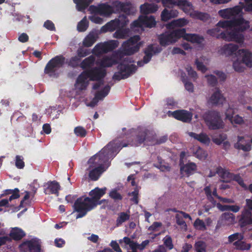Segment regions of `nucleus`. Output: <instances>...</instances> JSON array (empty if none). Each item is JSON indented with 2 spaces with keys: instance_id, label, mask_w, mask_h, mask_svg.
<instances>
[{
  "instance_id": "1",
  "label": "nucleus",
  "mask_w": 252,
  "mask_h": 252,
  "mask_svg": "<svg viewBox=\"0 0 252 252\" xmlns=\"http://www.w3.org/2000/svg\"><path fill=\"white\" fill-rule=\"evenodd\" d=\"M250 27L249 23L243 20L234 21H220L216 27L208 30L207 33L217 38H221L226 41H235L241 43L244 40V36L240 32H242Z\"/></svg>"
},
{
  "instance_id": "2",
  "label": "nucleus",
  "mask_w": 252,
  "mask_h": 252,
  "mask_svg": "<svg viewBox=\"0 0 252 252\" xmlns=\"http://www.w3.org/2000/svg\"><path fill=\"white\" fill-rule=\"evenodd\" d=\"M106 190V188L103 189L95 188L89 192V195L91 196V198H78L73 206L75 211L79 213L76 216V219L84 216L88 211L93 209L97 204L106 202L105 200H99L105 193Z\"/></svg>"
},
{
  "instance_id": "3",
  "label": "nucleus",
  "mask_w": 252,
  "mask_h": 252,
  "mask_svg": "<svg viewBox=\"0 0 252 252\" xmlns=\"http://www.w3.org/2000/svg\"><path fill=\"white\" fill-rule=\"evenodd\" d=\"M105 75V71L102 68H94L88 71L83 72L78 77L76 84L75 89L78 91L86 89L88 85V78L90 80L97 81L103 78Z\"/></svg>"
},
{
  "instance_id": "4",
  "label": "nucleus",
  "mask_w": 252,
  "mask_h": 252,
  "mask_svg": "<svg viewBox=\"0 0 252 252\" xmlns=\"http://www.w3.org/2000/svg\"><path fill=\"white\" fill-rule=\"evenodd\" d=\"M138 35L131 37L124 41L122 45V52L126 55H131L138 52L141 46L143 45V41H140Z\"/></svg>"
},
{
  "instance_id": "5",
  "label": "nucleus",
  "mask_w": 252,
  "mask_h": 252,
  "mask_svg": "<svg viewBox=\"0 0 252 252\" xmlns=\"http://www.w3.org/2000/svg\"><path fill=\"white\" fill-rule=\"evenodd\" d=\"M205 121L209 129H218L224 126V123L220 113L217 111H211L206 114Z\"/></svg>"
},
{
  "instance_id": "6",
  "label": "nucleus",
  "mask_w": 252,
  "mask_h": 252,
  "mask_svg": "<svg viewBox=\"0 0 252 252\" xmlns=\"http://www.w3.org/2000/svg\"><path fill=\"white\" fill-rule=\"evenodd\" d=\"M183 33V31H181V29L165 32L158 36L160 44L165 46L174 43L181 37Z\"/></svg>"
},
{
  "instance_id": "7",
  "label": "nucleus",
  "mask_w": 252,
  "mask_h": 252,
  "mask_svg": "<svg viewBox=\"0 0 252 252\" xmlns=\"http://www.w3.org/2000/svg\"><path fill=\"white\" fill-rule=\"evenodd\" d=\"M242 8L240 6H236L233 8H226L219 11V15L224 19H232L230 21L236 20H243L244 22H247L242 18H237L241 15Z\"/></svg>"
},
{
  "instance_id": "8",
  "label": "nucleus",
  "mask_w": 252,
  "mask_h": 252,
  "mask_svg": "<svg viewBox=\"0 0 252 252\" xmlns=\"http://www.w3.org/2000/svg\"><path fill=\"white\" fill-rule=\"evenodd\" d=\"M119 42L117 40H112L107 42L96 44L92 50V53L96 56L109 52L118 46Z\"/></svg>"
},
{
  "instance_id": "9",
  "label": "nucleus",
  "mask_w": 252,
  "mask_h": 252,
  "mask_svg": "<svg viewBox=\"0 0 252 252\" xmlns=\"http://www.w3.org/2000/svg\"><path fill=\"white\" fill-rule=\"evenodd\" d=\"M164 6L173 7L175 5L181 7L186 13L193 10L192 4L187 0H161Z\"/></svg>"
},
{
  "instance_id": "10",
  "label": "nucleus",
  "mask_w": 252,
  "mask_h": 252,
  "mask_svg": "<svg viewBox=\"0 0 252 252\" xmlns=\"http://www.w3.org/2000/svg\"><path fill=\"white\" fill-rule=\"evenodd\" d=\"M118 68L119 71L115 73L113 78L115 80H120L128 77L133 71L134 66L132 64L124 62L118 65Z\"/></svg>"
},
{
  "instance_id": "11",
  "label": "nucleus",
  "mask_w": 252,
  "mask_h": 252,
  "mask_svg": "<svg viewBox=\"0 0 252 252\" xmlns=\"http://www.w3.org/2000/svg\"><path fill=\"white\" fill-rule=\"evenodd\" d=\"M65 62V58L62 56H56L51 60L46 65L44 72L52 76L55 71L62 67Z\"/></svg>"
},
{
  "instance_id": "12",
  "label": "nucleus",
  "mask_w": 252,
  "mask_h": 252,
  "mask_svg": "<svg viewBox=\"0 0 252 252\" xmlns=\"http://www.w3.org/2000/svg\"><path fill=\"white\" fill-rule=\"evenodd\" d=\"M156 22L153 16H140L137 20L134 21L131 24V28H140L142 29L145 27L152 28L156 26Z\"/></svg>"
},
{
  "instance_id": "13",
  "label": "nucleus",
  "mask_w": 252,
  "mask_h": 252,
  "mask_svg": "<svg viewBox=\"0 0 252 252\" xmlns=\"http://www.w3.org/2000/svg\"><path fill=\"white\" fill-rule=\"evenodd\" d=\"M128 21L126 19V15L122 14L119 16L118 19H116L114 20L111 21L108 23L103 29H105V31H114L119 27H124L127 24Z\"/></svg>"
},
{
  "instance_id": "14",
  "label": "nucleus",
  "mask_w": 252,
  "mask_h": 252,
  "mask_svg": "<svg viewBox=\"0 0 252 252\" xmlns=\"http://www.w3.org/2000/svg\"><path fill=\"white\" fill-rule=\"evenodd\" d=\"M234 110L231 107H228L225 112V119L228 120L232 125H243L245 124L244 118L237 114L234 116Z\"/></svg>"
},
{
  "instance_id": "15",
  "label": "nucleus",
  "mask_w": 252,
  "mask_h": 252,
  "mask_svg": "<svg viewBox=\"0 0 252 252\" xmlns=\"http://www.w3.org/2000/svg\"><path fill=\"white\" fill-rule=\"evenodd\" d=\"M107 153V149L104 148L98 154L90 158L88 163L89 164V168H94L99 166H102V162L105 160V154Z\"/></svg>"
},
{
  "instance_id": "16",
  "label": "nucleus",
  "mask_w": 252,
  "mask_h": 252,
  "mask_svg": "<svg viewBox=\"0 0 252 252\" xmlns=\"http://www.w3.org/2000/svg\"><path fill=\"white\" fill-rule=\"evenodd\" d=\"M91 11L103 16H109L113 12V8L106 4H101L97 6H91L89 8Z\"/></svg>"
},
{
  "instance_id": "17",
  "label": "nucleus",
  "mask_w": 252,
  "mask_h": 252,
  "mask_svg": "<svg viewBox=\"0 0 252 252\" xmlns=\"http://www.w3.org/2000/svg\"><path fill=\"white\" fill-rule=\"evenodd\" d=\"M117 63V61L114 56H105L102 59L98 60L96 64L101 67H96L97 68H102L105 70L104 67H110L113 64ZM106 71V70H105Z\"/></svg>"
},
{
  "instance_id": "18",
  "label": "nucleus",
  "mask_w": 252,
  "mask_h": 252,
  "mask_svg": "<svg viewBox=\"0 0 252 252\" xmlns=\"http://www.w3.org/2000/svg\"><path fill=\"white\" fill-rule=\"evenodd\" d=\"M172 115L175 118L185 123L190 122L192 117L191 113L184 110L174 111Z\"/></svg>"
},
{
  "instance_id": "19",
  "label": "nucleus",
  "mask_w": 252,
  "mask_h": 252,
  "mask_svg": "<svg viewBox=\"0 0 252 252\" xmlns=\"http://www.w3.org/2000/svg\"><path fill=\"white\" fill-rule=\"evenodd\" d=\"M237 53L238 57L242 58L241 61L246 66L248 67L252 66V54L250 51L242 49L239 50Z\"/></svg>"
},
{
  "instance_id": "20",
  "label": "nucleus",
  "mask_w": 252,
  "mask_h": 252,
  "mask_svg": "<svg viewBox=\"0 0 252 252\" xmlns=\"http://www.w3.org/2000/svg\"><path fill=\"white\" fill-rule=\"evenodd\" d=\"M238 46L233 43L226 44L223 45L220 49V52L221 54L225 55L226 56H231L235 55L236 56L238 57Z\"/></svg>"
},
{
  "instance_id": "21",
  "label": "nucleus",
  "mask_w": 252,
  "mask_h": 252,
  "mask_svg": "<svg viewBox=\"0 0 252 252\" xmlns=\"http://www.w3.org/2000/svg\"><path fill=\"white\" fill-rule=\"evenodd\" d=\"M225 101V98L218 88H216L209 99V102L214 105L221 104Z\"/></svg>"
},
{
  "instance_id": "22",
  "label": "nucleus",
  "mask_w": 252,
  "mask_h": 252,
  "mask_svg": "<svg viewBox=\"0 0 252 252\" xmlns=\"http://www.w3.org/2000/svg\"><path fill=\"white\" fill-rule=\"evenodd\" d=\"M241 227L252 224V213L248 209H244L242 212L239 220Z\"/></svg>"
},
{
  "instance_id": "23",
  "label": "nucleus",
  "mask_w": 252,
  "mask_h": 252,
  "mask_svg": "<svg viewBox=\"0 0 252 252\" xmlns=\"http://www.w3.org/2000/svg\"><path fill=\"white\" fill-rule=\"evenodd\" d=\"M110 89V86L107 85L100 92H97L95 94V96L92 101L89 103L87 104V105L92 107H94L96 104L99 100L102 99L108 94Z\"/></svg>"
},
{
  "instance_id": "24",
  "label": "nucleus",
  "mask_w": 252,
  "mask_h": 252,
  "mask_svg": "<svg viewBox=\"0 0 252 252\" xmlns=\"http://www.w3.org/2000/svg\"><path fill=\"white\" fill-rule=\"evenodd\" d=\"M98 37V32L96 31H93L85 38L83 41V44L85 47H91L96 41Z\"/></svg>"
},
{
  "instance_id": "25",
  "label": "nucleus",
  "mask_w": 252,
  "mask_h": 252,
  "mask_svg": "<svg viewBox=\"0 0 252 252\" xmlns=\"http://www.w3.org/2000/svg\"><path fill=\"white\" fill-rule=\"evenodd\" d=\"M161 48L157 45H149L145 51V56L143 60L145 63H148L153 55L160 52Z\"/></svg>"
},
{
  "instance_id": "26",
  "label": "nucleus",
  "mask_w": 252,
  "mask_h": 252,
  "mask_svg": "<svg viewBox=\"0 0 252 252\" xmlns=\"http://www.w3.org/2000/svg\"><path fill=\"white\" fill-rule=\"evenodd\" d=\"M181 31H183V35L181 37L186 40L197 43H201L204 41V38L201 36L196 34L186 33L185 29H181Z\"/></svg>"
},
{
  "instance_id": "27",
  "label": "nucleus",
  "mask_w": 252,
  "mask_h": 252,
  "mask_svg": "<svg viewBox=\"0 0 252 252\" xmlns=\"http://www.w3.org/2000/svg\"><path fill=\"white\" fill-rule=\"evenodd\" d=\"M196 170V165L193 162H189L181 167L180 171L183 176H189Z\"/></svg>"
},
{
  "instance_id": "28",
  "label": "nucleus",
  "mask_w": 252,
  "mask_h": 252,
  "mask_svg": "<svg viewBox=\"0 0 252 252\" xmlns=\"http://www.w3.org/2000/svg\"><path fill=\"white\" fill-rule=\"evenodd\" d=\"M178 11L177 10H169L166 8L163 9L161 13V19L163 21H167L171 18L176 17L178 15Z\"/></svg>"
},
{
  "instance_id": "29",
  "label": "nucleus",
  "mask_w": 252,
  "mask_h": 252,
  "mask_svg": "<svg viewBox=\"0 0 252 252\" xmlns=\"http://www.w3.org/2000/svg\"><path fill=\"white\" fill-rule=\"evenodd\" d=\"M113 5L117 11L123 12L127 15L131 13L132 7L129 4L115 1L114 2Z\"/></svg>"
},
{
  "instance_id": "30",
  "label": "nucleus",
  "mask_w": 252,
  "mask_h": 252,
  "mask_svg": "<svg viewBox=\"0 0 252 252\" xmlns=\"http://www.w3.org/2000/svg\"><path fill=\"white\" fill-rule=\"evenodd\" d=\"M188 134L189 136L204 144L208 145L210 142V138L205 133H201L198 134L194 132H188Z\"/></svg>"
},
{
  "instance_id": "31",
  "label": "nucleus",
  "mask_w": 252,
  "mask_h": 252,
  "mask_svg": "<svg viewBox=\"0 0 252 252\" xmlns=\"http://www.w3.org/2000/svg\"><path fill=\"white\" fill-rule=\"evenodd\" d=\"M89 177L92 180H97L101 174L104 171L102 166H99L94 168H88Z\"/></svg>"
},
{
  "instance_id": "32",
  "label": "nucleus",
  "mask_w": 252,
  "mask_h": 252,
  "mask_svg": "<svg viewBox=\"0 0 252 252\" xmlns=\"http://www.w3.org/2000/svg\"><path fill=\"white\" fill-rule=\"evenodd\" d=\"M158 8L157 5L145 3L140 6V11L143 14H147L156 12Z\"/></svg>"
},
{
  "instance_id": "33",
  "label": "nucleus",
  "mask_w": 252,
  "mask_h": 252,
  "mask_svg": "<svg viewBox=\"0 0 252 252\" xmlns=\"http://www.w3.org/2000/svg\"><path fill=\"white\" fill-rule=\"evenodd\" d=\"M189 23L185 18H180L174 20L167 25V27L169 29H174L176 28H180L187 25Z\"/></svg>"
},
{
  "instance_id": "34",
  "label": "nucleus",
  "mask_w": 252,
  "mask_h": 252,
  "mask_svg": "<svg viewBox=\"0 0 252 252\" xmlns=\"http://www.w3.org/2000/svg\"><path fill=\"white\" fill-rule=\"evenodd\" d=\"M130 35V31L129 29H119L113 34V36L118 39H126Z\"/></svg>"
},
{
  "instance_id": "35",
  "label": "nucleus",
  "mask_w": 252,
  "mask_h": 252,
  "mask_svg": "<svg viewBox=\"0 0 252 252\" xmlns=\"http://www.w3.org/2000/svg\"><path fill=\"white\" fill-rule=\"evenodd\" d=\"M242 240H239V241L234 242L233 243V245L235 246V248L237 250H249L251 247V245L250 244L247 243Z\"/></svg>"
},
{
  "instance_id": "36",
  "label": "nucleus",
  "mask_w": 252,
  "mask_h": 252,
  "mask_svg": "<svg viewBox=\"0 0 252 252\" xmlns=\"http://www.w3.org/2000/svg\"><path fill=\"white\" fill-rule=\"evenodd\" d=\"M222 220L224 221L227 225H231L235 222V216L230 213H224L221 216Z\"/></svg>"
},
{
  "instance_id": "37",
  "label": "nucleus",
  "mask_w": 252,
  "mask_h": 252,
  "mask_svg": "<svg viewBox=\"0 0 252 252\" xmlns=\"http://www.w3.org/2000/svg\"><path fill=\"white\" fill-rule=\"evenodd\" d=\"M25 235V233L21 229L18 228L12 229L10 233V237L15 240L21 239Z\"/></svg>"
},
{
  "instance_id": "38",
  "label": "nucleus",
  "mask_w": 252,
  "mask_h": 252,
  "mask_svg": "<svg viewBox=\"0 0 252 252\" xmlns=\"http://www.w3.org/2000/svg\"><path fill=\"white\" fill-rule=\"evenodd\" d=\"M28 247L30 252H40V246L37 242L35 241H29L26 242L22 245Z\"/></svg>"
},
{
  "instance_id": "39",
  "label": "nucleus",
  "mask_w": 252,
  "mask_h": 252,
  "mask_svg": "<svg viewBox=\"0 0 252 252\" xmlns=\"http://www.w3.org/2000/svg\"><path fill=\"white\" fill-rule=\"evenodd\" d=\"M193 10H192V11ZM190 15L194 18L200 19L202 21H206L210 18L209 15L205 13H202L198 11L189 12Z\"/></svg>"
},
{
  "instance_id": "40",
  "label": "nucleus",
  "mask_w": 252,
  "mask_h": 252,
  "mask_svg": "<svg viewBox=\"0 0 252 252\" xmlns=\"http://www.w3.org/2000/svg\"><path fill=\"white\" fill-rule=\"evenodd\" d=\"M119 242L120 244L124 242L125 244L128 245L132 251H137L138 249V244L127 237H124L123 240L121 239Z\"/></svg>"
},
{
  "instance_id": "41",
  "label": "nucleus",
  "mask_w": 252,
  "mask_h": 252,
  "mask_svg": "<svg viewBox=\"0 0 252 252\" xmlns=\"http://www.w3.org/2000/svg\"><path fill=\"white\" fill-rule=\"evenodd\" d=\"M76 4L77 9L82 11L88 6L92 0H73Z\"/></svg>"
},
{
  "instance_id": "42",
  "label": "nucleus",
  "mask_w": 252,
  "mask_h": 252,
  "mask_svg": "<svg viewBox=\"0 0 252 252\" xmlns=\"http://www.w3.org/2000/svg\"><path fill=\"white\" fill-rule=\"evenodd\" d=\"M94 61L95 58L93 56H90L83 60L80 64L81 67L83 68H89L94 64Z\"/></svg>"
},
{
  "instance_id": "43",
  "label": "nucleus",
  "mask_w": 252,
  "mask_h": 252,
  "mask_svg": "<svg viewBox=\"0 0 252 252\" xmlns=\"http://www.w3.org/2000/svg\"><path fill=\"white\" fill-rule=\"evenodd\" d=\"M152 137L151 138L149 136H148L146 138L148 140L151 141L153 144H159L164 143L167 140V139L166 136H164L158 139L156 138V136L155 134H152Z\"/></svg>"
},
{
  "instance_id": "44",
  "label": "nucleus",
  "mask_w": 252,
  "mask_h": 252,
  "mask_svg": "<svg viewBox=\"0 0 252 252\" xmlns=\"http://www.w3.org/2000/svg\"><path fill=\"white\" fill-rule=\"evenodd\" d=\"M48 188L51 193L56 194L57 195H58L60 185L58 182L56 181L51 182L49 183Z\"/></svg>"
},
{
  "instance_id": "45",
  "label": "nucleus",
  "mask_w": 252,
  "mask_h": 252,
  "mask_svg": "<svg viewBox=\"0 0 252 252\" xmlns=\"http://www.w3.org/2000/svg\"><path fill=\"white\" fill-rule=\"evenodd\" d=\"M193 155L200 159H205L207 157V154L205 151L199 147H197L195 152H193Z\"/></svg>"
},
{
  "instance_id": "46",
  "label": "nucleus",
  "mask_w": 252,
  "mask_h": 252,
  "mask_svg": "<svg viewBox=\"0 0 252 252\" xmlns=\"http://www.w3.org/2000/svg\"><path fill=\"white\" fill-rule=\"evenodd\" d=\"M245 64L242 62L237 60L233 63V68L235 71L239 72H243L245 69Z\"/></svg>"
},
{
  "instance_id": "47",
  "label": "nucleus",
  "mask_w": 252,
  "mask_h": 252,
  "mask_svg": "<svg viewBox=\"0 0 252 252\" xmlns=\"http://www.w3.org/2000/svg\"><path fill=\"white\" fill-rule=\"evenodd\" d=\"M244 238V236L243 233L237 232L229 235L228 237V240L229 243H231L234 241L243 240Z\"/></svg>"
},
{
  "instance_id": "48",
  "label": "nucleus",
  "mask_w": 252,
  "mask_h": 252,
  "mask_svg": "<svg viewBox=\"0 0 252 252\" xmlns=\"http://www.w3.org/2000/svg\"><path fill=\"white\" fill-rule=\"evenodd\" d=\"M88 27V22L85 17L78 24L77 30L79 32L85 31Z\"/></svg>"
},
{
  "instance_id": "49",
  "label": "nucleus",
  "mask_w": 252,
  "mask_h": 252,
  "mask_svg": "<svg viewBox=\"0 0 252 252\" xmlns=\"http://www.w3.org/2000/svg\"><path fill=\"white\" fill-rule=\"evenodd\" d=\"M235 148L238 150H242L244 152H248L251 150V145L249 144H244L243 143L237 142L234 144Z\"/></svg>"
},
{
  "instance_id": "50",
  "label": "nucleus",
  "mask_w": 252,
  "mask_h": 252,
  "mask_svg": "<svg viewBox=\"0 0 252 252\" xmlns=\"http://www.w3.org/2000/svg\"><path fill=\"white\" fill-rule=\"evenodd\" d=\"M195 249L196 252H206V245L203 241H198L195 244Z\"/></svg>"
},
{
  "instance_id": "51",
  "label": "nucleus",
  "mask_w": 252,
  "mask_h": 252,
  "mask_svg": "<svg viewBox=\"0 0 252 252\" xmlns=\"http://www.w3.org/2000/svg\"><path fill=\"white\" fill-rule=\"evenodd\" d=\"M175 218L177 223L181 226V229L186 230L187 226L182 216L180 214H176Z\"/></svg>"
},
{
  "instance_id": "52",
  "label": "nucleus",
  "mask_w": 252,
  "mask_h": 252,
  "mask_svg": "<svg viewBox=\"0 0 252 252\" xmlns=\"http://www.w3.org/2000/svg\"><path fill=\"white\" fill-rule=\"evenodd\" d=\"M129 218V215L127 214L125 212L120 213L117 220V225H119L121 224L123 222H125L126 220H128Z\"/></svg>"
},
{
  "instance_id": "53",
  "label": "nucleus",
  "mask_w": 252,
  "mask_h": 252,
  "mask_svg": "<svg viewBox=\"0 0 252 252\" xmlns=\"http://www.w3.org/2000/svg\"><path fill=\"white\" fill-rule=\"evenodd\" d=\"M205 78L207 79V83L209 85L214 87L217 85L218 81L217 78L213 75H205Z\"/></svg>"
},
{
  "instance_id": "54",
  "label": "nucleus",
  "mask_w": 252,
  "mask_h": 252,
  "mask_svg": "<svg viewBox=\"0 0 252 252\" xmlns=\"http://www.w3.org/2000/svg\"><path fill=\"white\" fill-rule=\"evenodd\" d=\"M186 71L188 72V75L192 78L193 80L195 81L198 78V75L196 72L194 70L192 67L188 65L186 67Z\"/></svg>"
},
{
  "instance_id": "55",
  "label": "nucleus",
  "mask_w": 252,
  "mask_h": 252,
  "mask_svg": "<svg viewBox=\"0 0 252 252\" xmlns=\"http://www.w3.org/2000/svg\"><path fill=\"white\" fill-rule=\"evenodd\" d=\"M194 226L196 229L204 231L206 229V227L204 221L199 219L195 220L194 222Z\"/></svg>"
},
{
  "instance_id": "56",
  "label": "nucleus",
  "mask_w": 252,
  "mask_h": 252,
  "mask_svg": "<svg viewBox=\"0 0 252 252\" xmlns=\"http://www.w3.org/2000/svg\"><path fill=\"white\" fill-rule=\"evenodd\" d=\"M227 137L225 134H220L218 136H215L212 138V141L214 143L217 145H220L222 143V142L225 141Z\"/></svg>"
},
{
  "instance_id": "57",
  "label": "nucleus",
  "mask_w": 252,
  "mask_h": 252,
  "mask_svg": "<svg viewBox=\"0 0 252 252\" xmlns=\"http://www.w3.org/2000/svg\"><path fill=\"white\" fill-rule=\"evenodd\" d=\"M74 133L77 136L84 137L87 134V131L83 127L78 126L74 129Z\"/></svg>"
},
{
  "instance_id": "58",
  "label": "nucleus",
  "mask_w": 252,
  "mask_h": 252,
  "mask_svg": "<svg viewBox=\"0 0 252 252\" xmlns=\"http://www.w3.org/2000/svg\"><path fill=\"white\" fill-rule=\"evenodd\" d=\"M204 190L205 191V193L207 196V199L211 202H212L214 201L213 197L212 196V190L211 189L210 186H208L206 187L204 189Z\"/></svg>"
},
{
  "instance_id": "59",
  "label": "nucleus",
  "mask_w": 252,
  "mask_h": 252,
  "mask_svg": "<svg viewBox=\"0 0 252 252\" xmlns=\"http://www.w3.org/2000/svg\"><path fill=\"white\" fill-rule=\"evenodd\" d=\"M164 244L167 247L169 250H171L173 248V245L172 244V241L171 238L169 236H166L164 239Z\"/></svg>"
},
{
  "instance_id": "60",
  "label": "nucleus",
  "mask_w": 252,
  "mask_h": 252,
  "mask_svg": "<svg viewBox=\"0 0 252 252\" xmlns=\"http://www.w3.org/2000/svg\"><path fill=\"white\" fill-rule=\"evenodd\" d=\"M110 196L115 200H121L122 197L116 190H113L109 193Z\"/></svg>"
},
{
  "instance_id": "61",
  "label": "nucleus",
  "mask_w": 252,
  "mask_h": 252,
  "mask_svg": "<svg viewBox=\"0 0 252 252\" xmlns=\"http://www.w3.org/2000/svg\"><path fill=\"white\" fill-rule=\"evenodd\" d=\"M195 63L196 65L198 70L201 71L203 73H205L207 70V68L201 62H199L198 59H196Z\"/></svg>"
},
{
  "instance_id": "62",
  "label": "nucleus",
  "mask_w": 252,
  "mask_h": 252,
  "mask_svg": "<svg viewBox=\"0 0 252 252\" xmlns=\"http://www.w3.org/2000/svg\"><path fill=\"white\" fill-rule=\"evenodd\" d=\"M80 58L78 56L72 58L69 62V65L73 67L78 65L80 61Z\"/></svg>"
},
{
  "instance_id": "63",
  "label": "nucleus",
  "mask_w": 252,
  "mask_h": 252,
  "mask_svg": "<svg viewBox=\"0 0 252 252\" xmlns=\"http://www.w3.org/2000/svg\"><path fill=\"white\" fill-rule=\"evenodd\" d=\"M15 165L18 168L22 169L24 167L25 164L21 157L17 156L16 157Z\"/></svg>"
},
{
  "instance_id": "64",
  "label": "nucleus",
  "mask_w": 252,
  "mask_h": 252,
  "mask_svg": "<svg viewBox=\"0 0 252 252\" xmlns=\"http://www.w3.org/2000/svg\"><path fill=\"white\" fill-rule=\"evenodd\" d=\"M244 8L247 11H252V0H245Z\"/></svg>"
}]
</instances>
